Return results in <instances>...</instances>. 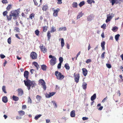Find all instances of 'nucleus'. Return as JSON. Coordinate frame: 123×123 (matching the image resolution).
I'll list each match as a JSON object with an SVG mask.
<instances>
[{"mask_svg":"<svg viewBox=\"0 0 123 123\" xmlns=\"http://www.w3.org/2000/svg\"><path fill=\"white\" fill-rule=\"evenodd\" d=\"M34 14L32 13L30 15L29 17L31 18V19H32V18H34Z\"/></svg>","mask_w":123,"mask_h":123,"instance_id":"obj_40","label":"nucleus"},{"mask_svg":"<svg viewBox=\"0 0 123 123\" xmlns=\"http://www.w3.org/2000/svg\"><path fill=\"white\" fill-rule=\"evenodd\" d=\"M40 31L38 30H36L35 31V34L37 36H38Z\"/></svg>","mask_w":123,"mask_h":123,"instance_id":"obj_39","label":"nucleus"},{"mask_svg":"<svg viewBox=\"0 0 123 123\" xmlns=\"http://www.w3.org/2000/svg\"><path fill=\"white\" fill-rule=\"evenodd\" d=\"M83 15V13L82 12L79 13L78 15L77 16V19H78L80 18Z\"/></svg>","mask_w":123,"mask_h":123,"instance_id":"obj_25","label":"nucleus"},{"mask_svg":"<svg viewBox=\"0 0 123 123\" xmlns=\"http://www.w3.org/2000/svg\"><path fill=\"white\" fill-rule=\"evenodd\" d=\"M7 42L9 44H11V38L9 37L7 39Z\"/></svg>","mask_w":123,"mask_h":123,"instance_id":"obj_42","label":"nucleus"},{"mask_svg":"<svg viewBox=\"0 0 123 123\" xmlns=\"http://www.w3.org/2000/svg\"><path fill=\"white\" fill-rule=\"evenodd\" d=\"M74 77L75 82L76 83H78L80 77L79 74H75V73H74Z\"/></svg>","mask_w":123,"mask_h":123,"instance_id":"obj_6","label":"nucleus"},{"mask_svg":"<svg viewBox=\"0 0 123 123\" xmlns=\"http://www.w3.org/2000/svg\"><path fill=\"white\" fill-rule=\"evenodd\" d=\"M42 115L41 114L38 115H36L34 119L36 120H37Z\"/></svg>","mask_w":123,"mask_h":123,"instance_id":"obj_32","label":"nucleus"},{"mask_svg":"<svg viewBox=\"0 0 123 123\" xmlns=\"http://www.w3.org/2000/svg\"><path fill=\"white\" fill-rule=\"evenodd\" d=\"M33 1L34 2L35 5L36 6H37L38 5V4L36 0H33Z\"/></svg>","mask_w":123,"mask_h":123,"instance_id":"obj_57","label":"nucleus"},{"mask_svg":"<svg viewBox=\"0 0 123 123\" xmlns=\"http://www.w3.org/2000/svg\"><path fill=\"white\" fill-rule=\"evenodd\" d=\"M96 98V94H94L91 97V100L92 101H93Z\"/></svg>","mask_w":123,"mask_h":123,"instance_id":"obj_26","label":"nucleus"},{"mask_svg":"<svg viewBox=\"0 0 123 123\" xmlns=\"http://www.w3.org/2000/svg\"><path fill=\"white\" fill-rule=\"evenodd\" d=\"M55 74L57 78L59 80H61L63 79L64 77V76L62 74L58 71H56L55 72Z\"/></svg>","mask_w":123,"mask_h":123,"instance_id":"obj_3","label":"nucleus"},{"mask_svg":"<svg viewBox=\"0 0 123 123\" xmlns=\"http://www.w3.org/2000/svg\"><path fill=\"white\" fill-rule=\"evenodd\" d=\"M12 5H9L6 7V9L7 11H9L10 10L11 8V7Z\"/></svg>","mask_w":123,"mask_h":123,"instance_id":"obj_36","label":"nucleus"},{"mask_svg":"<svg viewBox=\"0 0 123 123\" xmlns=\"http://www.w3.org/2000/svg\"><path fill=\"white\" fill-rule=\"evenodd\" d=\"M43 31L44 32H46L48 29V27L46 26L43 27Z\"/></svg>","mask_w":123,"mask_h":123,"instance_id":"obj_35","label":"nucleus"},{"mask_svg":"<svg viewBox=\"0 0 123 123\" xmlns=\"http://www.w3.org/2000/svg\"><path fill=\"white\" fill-rule=\"evenodd\" d=\"M106 26V24H104L102 25L101 26V28H103L104 29H105V28Z\"/></svg>","mask_w":123,"mask_h":123,"instance_id":"obj_56","label":"nucleus"},{"mask_svg":"<svg viewBox=\"0 0 123 123\" xmlns=\"http://www.w3.org/2000/svg\"><path fill=\"white\" fill-rule=\"evenodd\" d=\"M36 98L39 101L41 98V97L40 96L37 95L36 97Z\"/></svg>","mask_w":123,"mask_h":123,"instance_id":"obj_38","label":"nucleus"},{"mask_svg":"<svg viewBox=\"0 0 123 123\" xmlns=\"http://www.w3.org/2000/svg\"><path fill=\"white\" fill-rule=\"evenodd\" d=\"M106 66L107 67L109 68H111V65L108 63L106 64Z\"/></svg>","mask_w":123,"mask_h":123,"instance_id":"obj_44","label":"nucleus"},{"mask_svg":"<svg viewBox=\"0 0 123 123\" xmlns=\"http://www.w3.org/2000/svg\"><path fill=\"white\" fill-rule=\"evenodd\" d=\"M118 28L116 26H115L113 27V28L112 29V30L113 31H116L118 30Z\"/></svg>","mask_w":123,"mask_h":123,"instance_id":"obj_33","label":"nucleus"},{"mask_svg":"<svg viewBox=\"0 0 123 123\" xmlns=\"http://www.w3.org/2000/svg\"><path fill=\"white\" fill-rule=\"evenodd\" d=\"M88 119V117H83L82 118V119L83 120H87Z\"/></svg>","mask_w":123,"mask_h":123,"instance_id":"obj_63","label":"nucleus"},{"mask_svg":"<svg viewBox=\"0 0 123 123\" xmlns=\"http://www.w3.org/2000/svg\"><path fill=\"white\" fill-rule=\"evenodd\" d=\"M59 31H61L63 30L64 31H66V28L65 27H62L60 28L59 29Z\"/></svg>","mask_w":123,"mask_h":123,"instance_id":"obj_37","label":"nucleus"},{"mask_svg":"<svg viewBox=\"0 0 123 123\" xmlns=\"http://www.w3.org/2000/svg\"><path fill=\"white\" fill-rule=\"evenodd\" d=\"M14 30L18 32H20L19 31V29L18 28L16 27L15 28Z\"/></svg>","mask_w":123,"mask_h":123,"instance_id":"obj_55","label":"nucleus"},{"mask_svg":"<svg viewBox=\"0 0 123 123\" xmlns=\"http://www.w3.org/2000/svg\"><path fill=\"white\" fill-rule=\"evenodd\" d=\"M45 96L47 98H49L50 97V95L49 94H46L45 95Z\"/></svg>","mask_w":123,"mask_h":123,"instance_id":"obj_59","label":"nucleus"},{"mask_svg":"<svg viewBox=\"0 0 123 123\" xmlns=\"http://www.w3.org/2000/svg\"><path fill=\"white\" fill-rule=\"evenodd\" d=\"M105 52H104L101 55V57L102 59H104L105 58Z\"/></svg>","mask_w":123,"mask_h":123,"instance_id":"obj_43","label":"nucleus"},{"mask_svg":"<svg viewBox=\"0 0 123 123\" xmlns=\"http://www.w3.org/2000/svg\"><path fill=\"white\" fill-rule=\"evenodd\" d=\"M0 57L1 58L3 59L5 57V56L3 54H1Z\"/></svg>","mask_w":123,"mask_h":123,"instance_id":"obj_58","label":"nucleus"},{"mask_svg":"<svg viewBox=\"0 0 123 123\" xmlns=\"http://www.w3.org/2000/svg\"><path fill=\"white\" fill-rule=\"evenodd\" d=\"M52 102L53 103V105L55 106V107H57V105L56 104V103L55 102V101H52Z\"/></svg>","mask_w":123,"mask_h":123,"instance_id":"obj_48","label":"nucleus"},{"mask_svg":"<svg viewBox=\"0 0 123 123\" xmlns=\"http://www.w3.org/2000/svg\"><path fill=\"white\" fill-rule=\"evenodd\" d=\"M111 15L110 16H107V19L106 20V23H108L109 21H111V19L112 18L114 17V15L112 13L111 14Z\"/></svg>","mask_w":123,"mask_h":123,"instance_id":"obj_9","label":"nucleus"},{"mask_svg":"<svg viewBox=\"0 0 123 123\" xmlns=\"http://www.w3.org/2000/svg\"><path fill=\"white\" fill-rule=\"evenodd\" d=\"M8 13V12L7 11H5L3 13V15L4 16H6L7 14Z\"/></svg>","mask_w":123,"mask_h":123,"instance_id":"obj_49","label":"nucleus"},{"mask_svg":"<svg viewBox=\"0 0 123 123\" xmlns=\"http://www.w3.org/2000/svg\"><path fill=\"white\" fill-rule=\"evenodd\" d=\"M91 62V60L90 59H87L86 61V63H89L90 62Z\"/></svg>","mask_w":123,"mask_h":123,"instance_id":"obj_50","label":"nucleus"},{"mask_svg":"<svg viewBox=\"0 0 123 123\" xmlns=\"http://www.w3.org/2000/svg\"><path fill=\"white\" fill-rule=\"evenodd\" d=\"M12 98L13 100L15 101H17L19 99V98L18 97L14 95L12 96Z\"/></svg>","mask_w":123,"mask_h":123,"instance_id":"obj_22","label":"nucleus"},{"mask_svg":"<svg viewBox=\"0 0 123 123\" xmlns=\"http://www.w3.org/2000/svg\"><path fill=\"white\" fill-rule=\"evenodd\" d=\"M62 0H57L58 1L57 2V4H61L62 2Z\"/></svg>","mask_w":123,"mask_h":123,"instance_id":"obj_45","label":"nucleus"},{"mask_svg":"<svg viewBox=\"0 0 123 123\" xmlns=\"http://www.w3.org/2000/svg\"><path fill=\"white\" fill-rule=\"evenodd\" d=\"M2 2L3 4H6L8 3L7 0H3L2 1Z\"/></svg>","mask_w":123,"mask_h":123,"instance_id":"obj_51","label":"nucleus"},{"mask_svg":"<svg viewBox=\"0 0 123 123\" xmlns=\"http://www.w3.org/2000/svg\"><path fill=\"white\" fill-rule=\"evenodd\" d=\"M116 1V0H111V3H112V5H113Z\"/></svg>","mask_w":123,"mask_h":123,"instance_id":"obj_54","label":"nucleus"},{"mask_svg":"<svg viewBox=\"0 0 123 123\" xmlns=\"http://www.w3.org/2000/svg\"><path fill=\"white\" fill-rule=\"evenodd\" d=\"M28 102L29 103H31L32 102V100L29 97H28Z\"/></svg>","mask_w":123,"mask_h":123,"instance_id":"obj_53","label":"nucleus"},{"mask_svg":"<svg viewBox=\"0 0 123 123\" xmlns=\"http://www.w3.org/2000/svg\"><path fill=\"white\" fill-rule=\"evenodd\" d=\"M10 13L11 14L12 16L13 19H16L18 17V11L16 10L12 11L10 12Z\"/></svg>","mask_w":123,"mask_h":123,"instance_id":"obj_2","label":"nucleus"},{"mask_svg":"<svg viewBox=\"0 0 123 123\" xmlns=\"http://www.w3.org/2000/svg\"><path fill=\"white\" fill-rule=\"evenodd\" d=\"M30 57L32 59H35L37 57V54L35 52H32L30 55Z\"/></svg>","mask_w":123,"mask_h":123,"instance_id":"obj_5","label":"nucleus"},{"mask_svg":"<svg viewBox=\"0 0 123 123\" xmlns=\"http://www.w3.org/2000/svg\"><path fill=\"white\" fill-rule=\"evenodd\" d=\"M50 62L51 65H54L56 63V59L55 57H54L53 58H52L50 61Z\"/></svg>","mask_w":123,"mask_h":123,"instance_id":"obj_8","label":"nucleus"},{"mask_svg":"<svg viewBox=\"0 0 123 123\" xmlns=\"http://www.w3.org/2000/svg\"><path fill=\"white\" fill-rule=\"evenodd\" d=\"M39 82L43 86V88L45 90L46 89V87L45 85V83L44 80L43 79H40L39 81Z\"/></svg>","mask_w":123,"mask_h":123,"instance_id":"obj_4","label":"nucleus"},{"mask_svg":"<svg viewBox=\"0 0 123 123\" xmlns=\"http://www.w3.org/2000/svg\"><path fill=\"white\" fill-rule=\"evenodd\" d=\"M55 93V92H49V94L50 95V97L51 96H53Z\"/></svg>","mask_w":123,"mask_h":123,"instance_id":"obj_47","label":"nucleus"},{"mask_svg":"<svg viewBox=\"0 0 123 123\" xmlns=\"http://www.w3.org/2000/svg\"><path fill=\"white\" fill-rule=\"evenodd\" d=\"M72 6L74 8H77L78 6V4L77 2H74L72 4Z\"/></svg>","mask_w":123,"mask_h":123,"instance_id":"obj_28","label":"nucleus"},{"mask_svg":"<svg viewBox=\"0 0 123 123\" xmlns=\"http://www.w3.org/2000/svg\"><path fill=\"white\" fill-rule=\"evenodd\" d=\"M26 108V106L25 105H23L22 107V109L23 110L25 109Z\"/></svg>","mask_w":123,"mask_h":123,"instance_id":"obj_62","label":"nucleus"},{"mask_svg":"<svg viewBox=\"0 0 123 123\" xmlns=\"http://www.w3.org/2000/svg\"><path fill=\"white\" fill-rule=\"evenodd\" d=\"M92 0H87V2L88 4H90L92 3Z\"/></svg>","mask_w":123,"mask_h":123,"instance_id":"obj_60","label":"nucleus"},{"mask_svg":"<svg viewBox=\"0 0 123 123\" xmlns=\"http://www.w3.org/2000/svg\"><path fill=\"white\" fill-rule=\"evenodd\" d=\"M19 115L21 116L24 115L25 114V112L21 110L18 111Z\"/></svg>","mask_w":123,"mask_h":123,"instance_id":"obj_13","label":"nucleus"},{"mask_svg":"<svg viewBox=\"0 0 123 123\" xmlns=\"http://www.w3.org/2000/svg\"><path fill=\"white\" fill-rule=\"evenodd\" d=\"M2 101L4 103H6L8 101V99L6 96H4L2 98Z\"/></svg>","mask_w":123,"mask_h":123,"instance_id":"obj_15","label":"nucleus"},{"mask_svg":"<svg viewBox=\"0 0 123 123\" xmlns=\"http://www.w3.org/2000/svg\"><path fill=\"white\" fill-rule=\"evenodd\" d=\"M56 30L54 26H52L51 28L50 32H53L56 31Z\"/></svg>","mask_w":123,"mask_h":123,"instance_id":"obj_34","label":"nucleus"},{"mask_svg":"<svg viewBox=\"0 0 123 123\" xmlns=\"http://www.w3.org/2000/svg\"><path fill=\"white\" fill-rule=\"evenodd\" d=\"M75 111L74 110L70 112V116L72 117H74L75 116Z\"/></svg>","mask_w":123,"mask_h":123,"instance_id":"obj_17","label":"nucleus"},{"mask_svg":"<svg viewBox=\"0 0 123 123\" xmlns=\"http://www.w3.org/2000/svg\"><path fill=\"white\" fill-rule=\"evenodd\" d=\"M92 18V17L91 16H89L87 18V19L88 21H90L91 20V18Z\"/></svg>","mask_w":123,"mask_h":123,"instance_id":"obj_52","label":"nucleus"},{"mask_svg":"<svg viewBox=\"0 0 123 123\" xmlns=\"http://www.w3.org/2000/svg\"><path fill=\"white\" fill-rule=\"evenodd\" d=\"M50 31H48L47 33V36L48 37V40H49L51 37V34L50 33Z\"/></svg>","mask_w":123,"mask_h":123,"instance_id":"obj_24","label":"nucleus"},{"mask_svg":"<svg viewBox=\"0 0 123 123\" xmlns=\"http://www.w3.org/2000/svg\"><path fill=\"white\" fill-rule=\"evenodd\" d=\"M12 16L11 13L9 16L6 15L7 19L9 21L11 20L12 18Z\"/></svg>","mask_w":123,"mask_h":123,"instance_id":"obj_23","label":"nucleus"},{"mask_svg":"<svg viewBox=\"0 0 123 123\" xmlns=\"http://www.w3.org/2000/svg\"><path fill=\"white\" fill-rule=\"evenodd\" d=\"M15 36L17 38H18V39H20V38L18 36V34H16L15 35Z\"/></svg>","mask_w":123,"mask_h":123,"instance_id":"obj_61","label":"nucleus"},{"mask_svg":"<svg viewBox=\"0 0 123 123\" xmlns=\"http://www.w3.org/2000/svg\"><path fill=\"white\" fill-rule=\"evenodd\" d=\"M52 10H53L54 11L53 15L55 17H57L58 15V12L60 11V9L57 8L56 10H54V8H52Z\"/></svg>","mask_w":123,"mask_h":123,"instance_id":"obj_7","label":"nucleus"},{"mask_svg":"<svg viewBox=\"0 0 123 123\" xmlns=\"http://www.w3.org/2000/svg\"><path fill=\"white\" fill-rule=\"evenodd\" d=\"M61 43L62 48L64 46L65 44L64 40L63 38H62L61 39Z\"/></svg>","mask_w":123,"mask_h":123,"instance_id":"obj_21","label":"nucleus"},{"mask_svg":"<svg viewBox=\"0 0 123 123\" xmlns=\"http://www.w3.org/2000/svg\"><path fill=\"white\" fill-rule=\"evenodd\" d=\"M87 84L85 82L83 83L82 87L83 89L85 90L87 87Z\"/></svg>","mask_w":123,"mask_h":123,"instance_id":"obj_19","label":"nucleus"},{"mask_svg":"<svg viewBox=\"0 0 123 123\" xmlns=\"http://www.w3.org/2000/svg\"><path fill=\"white\" fill-rule=\"evenodd\" d=\"M62 63H59L57 65V68L58 69H60L61 67V66L62 65Z\"/></svg>","mask_w":123,"mask_h":123,"instance_id":"obj_46","label":"nucleus"},{"mask_svg":"<svg viewBox=\"0 0 123 123\" xmlns=\"http://www.w3.org/2000/svg\"><path fill=\"white\" fill-rule=\"evenodd\" d=\"M29 72L28 71H25L24 73V76L26 78V80H24L25 84L27 87L28 89L29 90L31 89V86L33 87L36 85V83L34 81H31L28 79Z\"/></svg>","mask_w":123,"mask_h":123,"instance_id":"obj_1","label":"nucleus"},{"mask_svg":"<svg viewBox=\"0 0 123 123\" xmlns=\"http://www.w3.org/2000/svg\"><path fill=\"white\" fill-rule=\"evenodd\" d=\"M85 4V1H82L80 2V3L79 4V5L80 7H81L83 6Z\"/></svg>","mask_w":123,"mask_h":123,"instance_id":"obj_30","label":"nucleus"},{"mask_svg":"<svg viewBox=\"0 0 123 123\" xmlns=\"http://www.w3.org/2000/svg\"><path fill=\"white\" fill-rule=\"evenodd\" d=\"M48 6L47 5H43L42 8V9L43 11H46L48 9Z\"/></svg>","mask_w":123,"mask_h":123,"instance_id":"obj_18","label":"nucleus"},{"mask_svg":"<svg viewBox=\"0 0 123 123\" xmlns=\"http://www.w3.org/2000/svg\"><path fill=\"white\" fill-rule=\"evenodd\" d=\"M39 48L41 50V51L43 52L44 53L46 52L47 51V49L45 47L42 45V46H40Z\"/></svg>","mask_w":123,"mask_h":123,"instance_id":"obj_10","label":"nucleus"},{"mask_svg":"<svg viewBox=\"0 0 123 123\" xmlns=\"http://www.w3.org/2000/svg\"><path fill=\"white\" fill-rule=\"evenodd\" d=\"M59 60L60 62L59 63H62L63 61V58L62 57H60L59 58Z\"/></svg>","mask_w":123,"mask_h":123,"instance_id":"obj_41","label":"nucleus"},{"mask_svg":"<svg viewBox=\"0 0 123 123\" xmlns=\"http://www.w3.org/2000/svg\"><path fill=\"white\" fill-rule=\"evenodd\" d=\"M18 95L20 96H22L24 92L23 90L21 88L18 89Z\"/></svg>","mask_w":123,"mask_h":123,"instance_id":"obj_11","label":"nucleus"},{"mask_svg":"<svg viewBox=\"0 0 123 123\" xmlns=\"http://www.w3.org/2000/svg\"><path fill=\"white\" fill-rule=\"evenodd\" d=\"M41 69L43 71H46L47 67L45 65L43 64L41 66Z\"/></svg>","mask_w":123,"mask_h":123,"instance_id":"obj_16","label":"nucleus"},{"mask_svg":"<svg viewBox=\"0 0 123 123\" xmlns=\"http://www.w3.org/2000/svg\"><path fill=\"white\" fill-rule=\"evenodd\" d=\"M33 64L37 68V70L40 67L39 65L37 62H34L33 63Z\"/></svg>","mask_w":123,"mask_h":123,"instance_id":"obj_14","label":"nucleus"},{"mask_svg":"<svg viewBox=\"0 0 123 123\" xmlns=\"http://www.w3.org/2000/svg\"><path fill=\"white\" fill-rule=\"evenodd\" d=\"M64 67L67 69L69 70L70 69V67L68 63H66L65 64Z\"/></svg>","mask_w":123,"mask_h":123,"instance_id":"obj_27","label":"nucleus"},{"mask_svg":"<svg viewBox=\"0 0 123 123\" xmlns=\"http://www.w3.org/2000/svg\"><path fill=\"white\" fill-rule=\"evenodd\" d=\"M82 73L84 75L86 76V75L87 74V70L85 68L82 69Z\"/></svg>","mask_w":123,"mask_h":123,"instance_id":"obj_12","label":"nucleus"},{"mask_svg":"<svg viewBox=\"0 0 123 123\" xmlns=\"http://www.w3.org/2000/svg\"><path fill=\"white\" fill-rule=\"evenodd\" d=\"M107 97H106L104 98V99L102 101L103 102H104L105 101V100L107 99Z\"/></svg>","mask_w":123,"mask_h":123,"instance_id":"obj_64","label":"nucleus"},{"mask_svg":"<svg viewBox=\"0 0 123 123\" xmlns=\"http://www.w3.org/2000/svg\"><path fill=\"white\" fill-rule=\"evenodd\" d=\"M120 36V35L118 34L115 36V38L116 41H118Z\"/></svg>","mask_w":123,"mask_h":123,"instance_id":"obj_29","label":"nucleus"},{"mask_svg":"<svg viewBox=\"0 0 123 123\" xmlns=\"http://www.w3.org/2000/svg\"><path fill=\"white\" fill-rule=\"evenodd\" d=\"M105 41H103L101 43V47H102V49H103L104 50L105 49Z\"/></svg>","mask_w":123,"mask_h":123,"instance_id":"obj_20","label":"nucleus"},{"mask_svg":"<svg viewBox=\"0 0 123 123\" xmlns=\"http://www.w3.org/2000/svg\"><path fill=\"white\" fill-rule=\"evenodd\" d=\"M6 86H3L2 87V89L4 92L5 93H7V92L6 91Z\"/></svg>","mask_w":123,"mask_h":123,"instance_id":"obj_31","label":"nucleus"}]
</instances>
